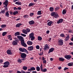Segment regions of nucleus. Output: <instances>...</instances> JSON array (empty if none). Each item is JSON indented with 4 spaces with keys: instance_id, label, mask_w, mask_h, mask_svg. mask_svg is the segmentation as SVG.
<instances>
[{
    "instance_id": "29",
    "label": "nucleus",
    "mask_w": 73,
    "mask_h": 73,
    "mask_svg": "<svg viewBox=\"0 0 73 73\" xmlns=\"http://www.w3.org/2000/svg\"><path fill=\"white\" fill-rule=\"evenodd\" d=\"M15 4H17V5H21L22 4V3L19 2H16L15 3Z\"/></svg>"
},
{
    "instance_id": "24",
    "label": "nucleus",
    "mask_w": 73,
    "mask_h": 73,
    "mask_svg": "<svg viewBox=\"0 0 73 73\" xmlns=\"http://www.w3.org/2000/svg\"><path fill=\"white\" fill-rule=\"evenodd\" d=\"M64 60L65 59L61 57L59 58V60L60 61H64Z\"/></svg>"
},
{
    "instance_id": "45",
    "label": "nucleus",
    "mask_w": 73,
    "mask_h": 73,
    "mask_svg": "<svg viewBox=\"0 0 73 73\" xmlns=\"http://www.w3.org/2000/svg\"><path fill=\"white\" fill-rule=\"evenodd\" d=\"M38 54L40 56H42V55H43V51H42V52H41L40 53H39Z\"/></svg>"
},
{
    "instance_id": "41",
    "label": "nucleus",
    "mask_w": 73,
    "mask_h": 73,
    "mask_svg": "<svg viewBox=\"0 0 73 73\" xmlns=\"http://www.w3.org/2000/svg\"><path fill=\"white\" fill-rule=\"evenodd\" d=\"M17 13H18V11H16L14 12L13 13V15H16V14H17Z\"/></svg>"
},
{
    "instance_id": "16",
    "label": "nucleus",
    "mask_w": 73,
    "mask_h": 73,
    "mask_svg": "<svg viewBox=\"0 0 73 73\" xmlns=\"http://www.w3.org/2000/svg\"><path fill=\"white\" fill-rule=\"evenodd\" d=\"M19 50L21 52H24L26 50V49L25 48H19Z\"/></svg>"
},
{
    "instance_id": "35",
    "label": "nucleus",
    "mask_w": 73,
    "mask_h": 73,
    "mask_svg": "<svg viewBox=\"0 0 73 73\" xmlns=\"http://www.w3.org/2000/svg\"><path fill=\"white\" fill-rule=\"evenodd\" d=\"M37 14L38 15H41V11H38L37 13Z\"/></svg>"
},
{
    "instance_id": "31",
    "label": "nucleus",
    "mask_w": 73,
    "mask_h": 73,
    "mask_svg": "<svg viewBox=\"0 0 73 73\" xmlns=\"http://www.w3.org/2000/svg\"><path fill=\"white\" fill-rule=\"evenodd\" d=\"M49 10L51 12H53L54 11V8L52 7H50L49 8Z\"/></svg>"
},
{
    "instance_id": "9",
    "label": "nucleus",
    "mask_w": 73,
    "mask_h": 73,
    "mask_svg": "<svg viewBox=\"0 0 73 73\" xmlns=\"http://www.w3.org/2000/svg\"><path fill=\"white\" fill-rule=\"evenodd\" d=\"M7 53L8 54H9V55H12L13 54L11 50H7Z\"/></svg>"
},
{
    "instance_id": "2",
    "label": "nucleus",
    "mask_w": 73,
    "mask_h": 73,
    "mask_svg": "<svg viewBox=\"0 0 73 73\" xmlns=\"http://www.w3.org/2000/svg\"><path fill=\"white\" fill-rule=\"evenodd\" d=\"M52 16H54V17L57 19L58 17V14L56 12H53L51 13Z\"/></svg>"
},
{
    "instance_id": "39",
    "label": "nucleus",
    "mask_w": 73,
    "mask_h": 73,
    "mask_svg": "<svg viewBox=\"0 0 73 73\" xmlns=\"http://www.w3.org/2000/svg\"><path fill=\"white\" fill-rule=\"evenodd\" d=\"M34 3H30L29 5V7H31V6H32L34 5Z\"/></svg>"
},
{
    "instance_id": "43",
    "label": "nucleus",
    "mask_w": 73,
    "mask_h": 73,
    "mask_svg": "<svg viewBox=\"0 0 73 73\" xmlns=\"http://www.w3.org/2000/svg\"><path fill=\"white\" fill-rule=\"evenodd\" d=\"M60 9V8L57 7H56V8H55L54 10L55 11H58V9Z\"/></svg>"
},
{
    "instance_id": "64",
    "label": "nucleus",
    "mask_w": 73,
    "mask_h": 73,
    "mask_svg": "<svg viewBox=\"0 0 73 73\" xmlns=\"http://www.w3.org/2000/svg\"><path fill=\"white\" fill-rule=\"evenodd\" d=\"M71 40L72 41H73V37H72V38L71 39Z\"/></svg>"
},
{
    "instance_id": "28",
    "label": "nucleus",
    "mask_w": 73,
    "mask_h": 73,
    "mask_svg": "<svg viewBox=\"0 0 73 73\" xmlns=\"http://www.w3.org/2000/svg\"><path fill=\"white\" fill-rule=\"evenodd\" d=\"M22 24L21 23H18L16 25V27L17 28H19L20 25H21Z\"/></svg>"
},
{
    "instance_id": "44",
    "label": "nucleus",
    "mask_w": 73,
    "mask_h": 73,
    "mask_svg": "<svg viewBox=\"0 0 73 73\" xmlns=\"http://www.w3.org/2000/svg\"><path fill=\"white\" fill-rule=\"evenodd\" d=\"M60 36H61V37H64L65 36V35H64V34H61Z\"/></svg>"
},
{
    "instance_id": "62",
    "label": "nucleus",
    "mask_w": 73,
    "mask_h": 73,
    "mask_svg": "<svg viewBox=\"0 0 73 73\" xmlns=\"http://www.w3.org/2000/svg\"><path fill=\"white\" fill-rule=\"evenodd\" d=\"M9 13L10 15H12V14H13V13L12 12L10 11Z\"/></svg>"
},
{
    "instance_id": "23",
    "label": "nucleus",
    "mask_w": 73,
    "mask_h": 73,
    "mask_svg": "<svg viewBox=\"0 0 73 73\" xmlns=\"http://www.w3.org/2000/svg\"><path fill=\"white\" fill-rule=\"evenodd\" d=\"M52 23L53 22L52 21H50L47 23V25L49 26H50V25H51Z\"/></svg>"
},
{
    "instance_id": "55",
    "label": "nucleus",
    "mask_w": 73,
    "mask_h": 73,
    "mask_svg": "<svg viewBox=\"0 0 73 73\" xmlns=\"http://www.w3.org/2000/svg\"><path fill=\"white\" fill-rule=\"evenodd\" d=\"M67 69H68V68L67 67H65L64 68V70H66Z\"/></svg>"
},
{
    "instance_id": "61",
    "label": "nucleus",
    "mask_w": 73,
    "mask_h": 73,
    "mask_svg": "<svg viewBox=\"0 0 73 73\" xmlns=\"http://www.w3.org/2000/svg\"><path fill=\"white\" fill-rule=\"evenodd\" d=\"M33 73H37V72L36 71H33L32 72Z\"/></svg>"
},
{
    "instance_id": "1",
    "label": "nucleus",
    "mask_w": 73,
    "mask_h": 73,
    "mask_svg": "<svg viewBox=\"0 0 73 73\" xmlns=\"http://www.w3.org/2000/svg\"><path fill=\"white\" fill-rule=\"evenodd\" d=\"M29 38H31V41H33L35 40V37L34 36L33 33H32L29 35Z\"/></svg>"
},
{
    "instance_id": "38",
    "label": "nucleus",
    "mask_w": 73,
    "mask_h": 73,
    "mask_svg": "<svg viewBox=\"0 0 73 73\" xmlns=\"http://www.w3.org/2000/svg\"><path fill=\"white\" fill-rule=\"evenodd\" d=\"M7 25H1V28H5V27H6Z\"/></svg>"
},
{
    "instance_id": "47",
    "label": "nucleus",
    "mask_w": 73,
    "mask_h": 73,
    "mask_svg": "<svg viewBox=\"0 0 73 73\" xmlns=\"http://www.w3.org/2000/svg\"><path fill=\"white\" fill-rule=\"evenodd\" d=\"M34 15V13H31L30 14V16H33Z\"/></svg>"
},
{
    "instance_id": "50",
    "label": "nucleus",
    "mask_w": 73,
    "mask_h": 73,
    "mask_svg": "<svg viewBox=\"0 0 73 73\" xmlns=\"http://www.w3.org/2000/svg\"><path fill=\"white\" fill-rule=\"evenodd\" d=\"M21 36H23V37H26V35L22 33L21 34Z\"/></svg>"
},
{
    "instance_id": "53",
    "label": "nucleus",
    "mask_w": 73,
    "mask_h": 73,
    "mask_svg": "<svg viewBox=\"0 0 73 73\" xmlns=\"http://www.w3.org/2000/svg\"><path fill=\"white\" fill-rule=\"evenodd\" d=\"M43 62L44 64H45V63L46 62V61L45 60H44L43 61Z\"/></svg>"
},
{
    "instance_id": "17",
    "label": "nucleus",
    "mask_w": 73,
    "mask_h": 73,
    "mask_svg": "<svg viewBox=\"0 0 73 73\" xmlns=\"http://www.w3.org/2000/svg\"><path fill=\"white\" fill-rule=\"evenodd\" d=\"M17 37L19 39V40L21 41L22 40H24V39H23V37L21 36H17Z\"/></svg>"
},
{
    "instance_id": "42",
    "label": "nucleus",
    "mask_w": 73,
    "mask_h": 73,
    "mask_svg": "<svg viewBox=\"0 0 73 73\" xmlns=\"http://www.w3.org/2000/svg\"><path fill=\"white\" fill-rule=\"evenodd\" d=\"M18 62H19L20 64H21L22 62V60L21 59H18Z\"/></svg>"
},
{
    "instance_id": "54",
    "label": "nucleus",
    "mask_w": 73,
    "mask_h": 73,
    "mask_svg": "<svg viewBox=\"0 0 73 73\" xmlns=\"http://www.w3.org/2000/svg\"><path fill=\"white\" fill-rule=\"evenodd\" d=\"M3 10H4L5 11H7V10H8V8H7V7H6L5 8V9Z\"/></svg>"
},
{
    "instance_id": "48",
    "label": "nucleus",
    "mask_w": 73,
    "mask_h": 73,
    "mask_svg": "<svg viewBox=\"0 0 73 73\" xmlns=\"http://www.w3.org/2000/svg\"><path fill=\"white\" fill-rule=\"evenodd\" d=\"M36 48L37 49H39L40 48V46L38 45L36 46Z\"/></svg>"
},
{
    "instance_id": "8",
    "label": "nucleus",
    "mask_w": 73,
    "mask_h": 73,
    "mask_svg": "<svg viewBox=\"0 0 73 73\" xmlns=\"http://www.w3.org/2000/svg\"><path fill=\"white\" fill-rule=\"evenodd\" d=\"M49 49V46L48 45V44H46L44 48V50H46Z\"/></svg>"
},
{
    "instance_id": "32",
    "label": "nucleus",
    "mask_w": 73,
    "mask_h": 73,
    "mask_svg": "<svg viewBox=\"0 0 73 73\" xmlns=\"http://www.w3.org/2000/svg\"><path fill=\"white\" fill-rule=\"evenodd\" d=\"M23 70H27V69H28V67L26 66H23Z\"/></svg>"
},
{
    "instance_id": "20",
    "label": "nucleus",
    "mask_w": 73,
    "mask_h": 73,
    "mask_svg": "<svg viewBox=\"0 0 73 73\" xmlns=\"http://www.w3.org/2000/svg\"><path fill=\"white\" fill-rule=\"evenodd\" d=\"M33 49V46H30L28 48V50H32Z\"/></svg>"
},
{
    "instance_id": "49",
    "label": "nucleus",
    "mask_w": 73,
    "mask_h": 73,
    "mask_svg": "<svg viewBox=\"0 0 73 73\" xmlns=\"http://www.w3.org/2000/svg\"><path fill=\"white\" fill-rule=\"evenodd\" d=\"M26 30L27 32H29L31 31L30 29H29L27 28L26 29Z\"/></svg>"
},
{
    "instance_id": "22",
    "label": "nucleus",
    "mask_w": 73,
    "mask_h": 73,
    "mask_svg": "<svg viewBox=\"0 0 73 73\" xmlns=\"http://www.w3.org/2000/svg\"><path fill=\"white\" fill-rule=\"evenodd\" d=\"M22 32L23 33H24V34H26V35L28 34V33H27V31L25 29H24L22 30Z\"/></svg>"
},
{
    "instance_id": "14",
    "label": "nucleus",
    "mask_w": 73,
    "mask_h": 73,
    "mask_svg": "<svg viewBox=\"0 0 73 73\" xmlns=\"http://www.w3.org/2000/svg\"><path fill=\"white\" fill-rule=\"evenodd\" d=\"M12 44L13 45H16L17 44V42L16 40H14L13 41Z\"/></svg>"
},
{
    "instance_id": "10",
    "label": "nucleus",
    "mask_w": 73,
    "mask_h": 73,
    "mask_svg": "<svg viewBox=\"0 0 73 73\" xmlns=\"http://www.w3.org/2000/svg\"><path fill=\"white\" fill-rule=\"evenodd\" d=\"M26 56H27V55H26V54L24 53H22L21 55V57L22 58H25L26 57Z\"/></svg>"
},
{
    "instance_id": "15",
    "label": "nucleus",
    "mask_w": 73,
    "mask_h": 73,
    "mask_svg": "<svg viewBox=\"0 0 73 73\" xmlns=\"http://www.w3.org/2000/svg\"><path fill=\"white\" fill-rule=\"evenodd\" d=\"M53 50H54V48H51L49 50L48 53L49 54V53H50L51 52H53Z\"/></svg>"
},
{
    "instance_id": "5",
    "label": "nucleus",
    "mask_w": 73,
    "mask_h": 73,
    "mask_svg": "<svg viewBox=\"0 0 73 73\" xmlns=\"http://www.w3.org/2000/svg\"><path fill=\"white\" fill-rule=\"evenodd\" d=\"M40 70L42 72H46L47 71V69L46 68H44L43 69L42 68V64H41L40 66Z\"/></svg>"
},
{
    "instance_id": "19",
    "label": "nucleus",
    "mask_w": 73,
    "mask_h": 73,
    "mask_svg": "<svg viewBox=\"0 0 73 73\" xmlns=\"http://www.w3.org/2000/svg\"><path fill=\"white\" fill-rule=\"evenodd\" d=\"M27 43L29 45H32L33 43L31 41H28L27 42Z\"/></svg>"
},
{
    "instance_id": "40",
    "label": "nucleus",
    "mask_w": 73,
    "mask_h": 73,
    "mask_svg": "<svg viewBox=\"0 0 73 73\" xmlns=\"http://www.w3.org/2000/svg\"><path fill=\"white\" fill-rule=\"evenodd\" d=\"M7 35V32H3L2 33L3 36H5Z\"/></svg>"
},
{
    "instance_id": "34",
    "label": "nucleus",
    "mask_w": 73,
    "mask_h": 73,
    "mask_svg": "<svg viewBox=\"0 0 73 73\" xmlns=\"http://www.w3.org/2000/svg\"><path fill=\"white\" fill-rule=\"evenodd\" d=\"M38 39L39 41H41L42 40V37L40 36H38Z\"/></svg>"
},
{
    "instance_id": "7",
    "label": "nucleus",
    "mask_w": 73,
    "mask_h": 73,
    "mask_svg": "<svg viewBox=\"0 0 73 73\" xmlns=\"http://www.w3.org/2000/svg\"><path fill=\"white\" fill-rule=\"evenodd\" d=\"M64 58L67 59V60H69L70 59V58H72V56L70 55H66L64 57Z\"/></svg>"
},
{
    "instance_id": "36",
    "label": "nucleus",
    "mask_w": 73,
    "mask_h": 73,
    "mask_svg": "<svg viewBox=\"0 0 73 73\" xmlns=\"http://www.w3.org/2000/svg\"><path fill=\"white\" fill-rule=\"evenodd\" d=\"M62 13L63 15H65V14H66V11L65 9H64L63 10Z\"/></svg>"
},
{
    "instance_id": "37",
    "label": "nucleus",
    "mask_w": 73,
    "mask_h": 73,
    "mask_svg": "<svg viewBox=\"0 0 73 73\" xmlns=\"http://www.w3.org/2000/svg\"><path fill=\"white\" fill-rule=\"evenodd\" d=\"M30 69H31L32 71H34V70H36V68H35L34 67H31Z\"/></svg>"
},
{
    "instance_id": "63",
    "label": "nucleus",
    "mask_w": 73,
    "mask_h": 73,
    "mask_svg": "<svg viewBox=\"0 0 73 73\" xmlns=\"http://www.w3.org/2000/svg\"><path fill=\"white\" fill-rule=\"evenodd\" d=\"M17 73H21V72L19 71H17Z\"/></svg>"
},
{
    "instance_id": "51",
    "label": "nucleus",
    "mask_w": 73,
    "mask_h": 73,
    "mask_svg": "<svg viewBox=\"0 0 73 73\" xmlns=\"http://www.w3.org/2000/svg\"><path fill=\"white\" fill-rule=\"evenodd\" d=\"M69 44L70 45H73V42H71L69 43Z\"/></svg>"
},
{
    "instance_id": "30",
    "label": "nucleus",
    "mask_w": 73,
    "mask_h": 73,
    "mask_svg": "<svg viewBox=\"0 0 73 73\" xmlns=\"http://www.w3.org/2000/svg\"><path fill=\"white\" fill-rule=\"evenodd\" d=\"M19 35H20V33L19 32H16L15 34V36H17Z\"/></svg>"
},
{
    "instance_id": "26",
    "label": "nucleus",
    "mask_w": 73,
    "mask_h": 73,
    "mask_svg": "<svg viewBox=\"0 0 73 73\" xmlns=\"http://www.w3.org/2000/svg\"><path fill=\"white\" fill-rule=\"evenodd\" d=\"M68 65L69 66H73V62L69 63L68 64Z\"/></svg>"
},
{
    "instance_id": "27",
    "label": "nucleus",
    "mask_w": 73,
    "mask_h": 73,
    "mask_svg": "<svg viewBox=\"0 0 73 73\" xmlns=\"http://www.w3.org/2000/svg\"><path fill=\"white\" fill-rule=\"evenodd\" d=\"M40 67L38 66L36 67V69L38 72H39V71H40Z\"/></svg>"
},
{
    "instance_id": "52",
    "label": "nucleus",
    "mask_w": 73,
    "mask_h": 73,
    "mask_svg": "<svg viewBox=\"0 0 73 73\" xmlns=\"http://www.w3.org/2000/svg\"><path fill=\"white\" fill-rule=\"evenodd\" d=\"M3 59H0V63H3Z\"/></svg>"
},
{
    "instance_id": "4",
    "label": "nucleus",
    "mask_w": 73,
    "mask_h": 73,
    "mask_svg": "<svg viewBox=\"0 0 73 73\" xmlns=\"http://www.w3.org/2000/svg\"><path fill=\"white\" fill-rule=\"evenodd\" d=\"M58 44L59 45H62L64 44V41L62 39L58 40Z\"/></svg>"
},
{
    "instance_id": "11",
    "label": "nucleus",
    "mask_w": 73,
    "mask_h": 73,
    "mask_svg": "<svg viewBox=\"0 0 73 73\" xmlns=\"http://www.w3.org/2000/svg\"><path fill=\"white\" fill-rule=\"evenodd\" d=\"M8 4V0H6L5 2L3 3V5H5L6 7H7Z\"/></svg>"
},
{
    "instance_id": "13",
    "label": "nucleus",
    "mask_w": 73,
    "mask_h": 73,
    "mask_svg": "<svg viewBox=\"0 0 73 73\" xmlns=\"http://www.w3.org/2000/svg\"><path fill=\"white\" fill-rule=\"evenodd\" d=\"M29 23L30 25H33L35 24V21L33 20H32L29 21Z\"/></svg>"
},
{
    "instance_id": "59",
    "label": "nucleus",
    "mask_w": 73,
    "mask_h": 73,
    "mask_svg": "<svg viewBox=\"0 0 73 73\" xmlns=\"http://www.w3.org/2000/svg\"><path fill=\"white\" fill-rule=\"evenodd\" d=\"M21 72L22 73H26V72H25V71H23V70H21Z\"/></svg>"
},
{
    "instance_id": "6",
    "label": "nucleus",
    "mask_w": 73,
    "mask_h": 73,
    "mask_svg": "<svg viewBox=\"0 0 73 73\" xmlns=\"http://www.w3.org/2000/svg\"><path fill=\"white\" fill-rule=\"evenodd\" d=\"M21 45H22V46H24V47H27V45L26 43H25L24 40H22L21 41Z\"/></svg>"
},
{
    "instance_id": "25",
    "label": "nucleus",
    "mask_w": 73,
    "mask_h": 73,
    "mask_svg": "<svg viewBox=\"0 0 73 73\" xmlns=\"http://www.w3.org/2000/svg\"><path fill=\"white\" fill-rule=\"evenodd\" d=\"M8 39L9 40H12V39L11 36V35H9L8 36Z\"/></svg>"
},
{
    "instance_id": "57",
    "label": "nucleus",
    "mask_w": 73,
    "mask_h": 73,
    "mask_svg": "<svg viewBox=\"0 0 73 73\" xmlns=\"http://www.w3.org/2000/svg\"><path fill=\"white\" fill-rule=\"evenodd\" d=\"M28 71H29V72H32V70H31V68L28 69Z\"/></svg>"
},
{
    "instance_id": "60",
    "label": "nucleus",
    "mask_w": 73,
    "mask_h": 73,
    "mask_svg": "<svg viewBox=\"0 0 73 73\" xmlns=\"http://www.w3.org/2000/svg\"><path fill=\"white\" fill-rule=\"evenodd\" d=\"M13 9L14 10H17V8H16V7H14V8Z\"/></svg>"
},
{
    "instance_id": "33",
    "label": "nucleus",
    "mask_w": 73,
    "mask_h": 73,
    "mask_svg": "<svg viewBox=\"0 0 73 73\" xmlns=\"http://www.w3.org/2000/svg\"><path fill=\"white\" fill-rule=\"evenodd\" d=\"M5 11L4 10L1 11V12H0V14H4L5 13Z\"/></svg>"
},
{
    "instance_id": "3",
    "label": "nucleus",
    "mask_w": 73,
    "mask_h": 73,
    "mask_svg": "<svg viewBox=\"0 0 73 73\" xmlns=\"http://www.w3.org/2000/svg\"><path fill=\"white\" fill-rule=\"evenodd\" d=\"M4 65L3 66V68H7V67H8L9 66V62L6 61L5 62L3 63Z\"/></svg>"
},
{
    "instance_id": "21",
    "label": "nucleus",
    "mask_w": 73,
    "mask_h": 73,
    "mask_svg": "<svg viewBox=\"0 0 73 73\" xmlns=\"http://www.w3.org/2000/svg\"><path fill=\"white\" fill-rule=\"evenodd\" d=\"M9 11H8L7 12H5V16H7V17H9Z\"/></svg>"
},
{
    "instance_id": "18",
    "label": "nucleus",
    "mask_w": 73,
    "mask_h": 73,
    "mask_svg": "<svg viewBox=\"0 0 73 73\" xmlns=\"http://www.w3.org/2000/svg\"><path fill=\"white\" fill-rule=\"evenodd\" d=\"M63 21V19H59L58 21H57V23L58 24H60V23H62Z\"/></svg>"
},
{
    "instance_id": "56",
    "label": "nucleus",
    "mask_w": 73,
    "mask_h": 73,
    "mask_svg": "<svg viewBox=\"0 0 73 73\" xmlns=\"http://www.w3.org/2000/svg\"><path fill=\"white\" fill-rule=\"evenodd\" d=\"M49 31L48 30L46 32V33L47 34H49Z\"/></svg>"
},
{
    "instance_id": "12",
    "label": "nucleus",
    "mask_w": 73,
    "mask_h": 73,
    "mask_svg": "<svg viewBox=\"0 0 73 73\" xmlns=\"http://www.w3.org/2000/svg\"><path fill=\"white\" fill-rule=\"evenodd\" d=\"M70 38V37H69V35H68L66 36V38L64 39V41H68V40H69Z\"/></svg>"
},
{
    "instance_id": "46",
    "label": "nucleus",
    "mask_w": 73,
    "mask_h": 73,
    "mask_svg": "<svg viewBox=\"0 0 73 73\" xmlns=\"http://www.w3.org/2000/svg\"><path fill=\"white\" fill-rule=\"evenodd\" d=\"M24 18H28V15H25L23 16Z\"/></svg>"
},
{
    "instance_id": "58",
    "label": "nucleus",
    "mask_w": 73,
    "mask_h": 73,
    "mask_svg": "<svg viewBox=\"0 0 73 73\" xmlns=\"http://www.w3.org/2000/svg\"><path fill=\"white\" fill-rule=\"evenodd\" d=\"M18 10H21V8L20 7H18Z\"/></svg>"
}]
</instances>
